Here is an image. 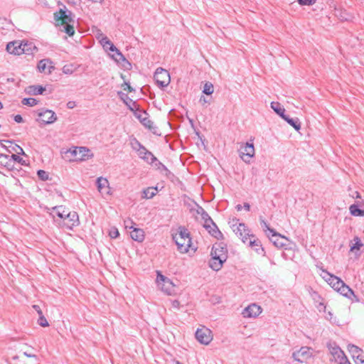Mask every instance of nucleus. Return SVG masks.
Masks as SVG:
<instances>
[{"instance_id": "nucleus-37", "label": "nucleus", "mask_w": 364, "mask_h": 364, "mask_svg": "<svg viewBox=\"0 0 364 364\" xmlns=\"http://www.w3.org/2000/svg\"><path fill=\"white\" fill-rule=\"evenodd\" d=\"M141 122L149 130H154L156 127L154 126L153 122H151L148 117H144V119H141Z\"/></svg>"}, {"instance_id": "nucleus-49", "label": "nucleus", "mask_w": 364, "mask_h": 364, "mask_svg": "<svg viewBox=\"0 0 364 364\" xmlns=\"http://www.w3.org/2000/svg\"><path fill=\"white\" fill-rule=\"evenodd\" d=\"M100 42L102 46H106L112 43L107 36L102 37Z\"/></svg>"}, {"instance_id": "nucleus-40", "label": "nucleus", "mask_w": 364, "mask_h": 364, "mask_svg": "<svg viewBox=\"0 0 364 364\" xmlns=\"http://www.w3.org/2000/svg\"><path fill=\"white\" fill-rule=\"evenodd\" d=\"M132 148L135 150L136 152H138L141 148L143 147V145L136 139H132L130 142Z\"/></svg>"}, {"instance_id": "nucleus-24", "label": "nucleus", "mask_w": 364, "mask_h": 364, "mask_svg": "<svg viewBox=\"0 0 364 364\" xmlns=\"http://www.w3.org/2000/svg\"><path fill=\"white\" fill-rule=\"evenodd\" d=\"M131 237L137 242H142L144 240V232L142 229L134 228L130 232Z\"/></svg>"}, {"instance_id": "nucleus-20", "label": "nucleus", "mask_w": 364, "mask_h": 364, "mask_svg": "<svg viewBox=\"0 0 364 364\" xmlns=\"http://www.w3.org/2000/svg\"><path fill=\"white\" fill-rule=\"evenodd\" d=\"M271 240L273 242L274 245L277 247H283L286 245V242L288 241V239L284 236H282L277 232H274L271 235Z\"/></svg>"}, {"instance_id": "nucleus-53", "label": "nucleus", "mask_w": 364, "mask_h": 364, "mask_svg": "<svg viewBox=\"0 0 364 364\" xmlns=\"http://www.w3.org/2000/svg\"><path fill=\"white\" fill-rule=\"evenodd\" d=\"M14 120L17 123L23 122V117L20 114H17L14 117Z\"/></svg>"}, {"instance_id": "nucleus-10", "label": "nucleus", "mask_w": 364, "mask_h": 364, "mask_svg": "<svg viewBox=\"0 0 364 364\" xmlns=\"http://www.w3.org/2000/svg\"><path fill=\"white\" fill-rule=\"evenodd\" d=\"M232 228L233 232L241 238L244 243L247 242L251 234H250V230L244 223L232 224Z\"/></svg>"}, {"instance_id": "nucleus-39", "label": "nucleus", "mask_w": 364, "mask_h": 364, "mask_svg": "<svg viewBox=\"0 0 364 364\" xmlns=\"http://www.w3.org/2000/svg\"><path fill=\"white\" fill-rule=\"evenodd\" d=\"M21 102L23 105H28V106L33 107V106H35L37 105L38 101L34 98L30 97V98H23Z\"/></svg>"}, {"instance_id": "nucleus-25", "label": "nucleus", "mask_w": 364, "mask_h": 364, "mask_svg": "<svg viewBox=\"0 0 364 364\" xmlns=\"http://www.w3.org/2000/svg\"><path fill=\"white\" fill-rule=\"evenodd\" d=\"M66 208L63 205L55 206L53 208V213L55 214L58 217H59L63 220L65 217H66V213H69Z\"/></svg>"}, {"instance_id": "nucleus-42", "label": "nucleus", "mask_w": 364, "mask_h": 364, "mask_svg": "<svg viewBox=\"0 0 364 364\" xmlns=\"http://www.w3.org/2000/svg\"><path fill=\"white\" fill-rule=\"evenodd\" d=\"M63 26V29H64L65 32L68 35H69L70 36H73V34L75 33V30H74V27L73 26H71L69 23V24L64 25Z\"/></svg>"}, {"instance_id": "nucleus-38", "label": "nucleus", "mask_w": 364, "mask_h": 364, "mask_svg": "<svg viewBox=\"0 0 364 364\" xmlns=\"http://www.w3.org/2000/svg\"><path fill=\"white\" fill-rule=\"evenodd\" d=\"M214 91L213 85L210 82H206L204 85L203 92L205 95H210L213 94Z\"/></svg>"}, {"instance_id": "nucleus-13", "label": "nucleus", "mask_w": 364, "mask_h": 364, "mask_svg": "<svg viewBox=\"0 0 364 364\" xmlns=\"http://www.w3.org/2000/svg\"><path fill=\"white\" fill-rule=\"evenodd\" d=\"M40 120L45 124H50L57 120L55 113L50 109H42L38 112Z\"/></svg>"}, {"instance_id": "nucleus-56", "label": "nucleus", "mask_w": 364, "mask_h": 364, "mask_svg": "<svg viewBox=\"0 0 364 364\" xmlns=\"http://www.w3.org/2000/svg\"><path fill=\"white\" fill-rule=\"evenodd\" d=\"M75 107V102H73V101H69L68 103H67V107L68 109H73L74 107Z\"/></svg>"}, {"instance_id": "nucleus-2", "label": "nucleus", "mask_w": 364, "mask_h": 364, "mask_svg": "<svg viewBox=\"0 0 364 364\" xmlns=\"http://www.w3.org/2000/svg\"><path fill=\"white\" fill-rule=\"evenodd\" d=\"M210 255L212 257L209 267L215 271L220 270L228 258L226 248L220 245H215L213 247Z\"/></svg>"}, {"instance_id": "nucleus-45", "label": "nucleus", "mask_w": 364, "mask_h": 364, "mask_svg": "<svg viewBox=\"0 0 364 364\" xmlns=\"http://www.w3.org/2000/svg\"><path fill=\"white\" fill-rule=\"evenodd\" d=\"M109 235L112 238H117L119 235V232L118 231V229L114 228V227L111 228L109 231Z\"/></svg>"}, {"instance_id": "nucleus-22", "label": "nucleus", "mask_w": 364, "mask_h": 364, "mask_svg": "<svg viewBox=\"0 0 364 364\" xmlns=\"http://www.w3.org/2000/svg\"><path fill=\"white\" fill-rule=\"evenodd\" d=\"M247 243H248L249 245L258 254H261L264 252V249L262 247L260 241L258 239H256L253 235H250Z\"/></svg>"}, {"instance_id": "nucleus-17", "label": "nucleus", "mask_w": 364, "mask_h": 364, "mask_svg": "<svg viewBox=\"0 0 364 364\" xmlns=\"http://www.w3.org/2000/svg\"><path fill=\"white\" fill-rule=\"evenodd\" d=\"M38 69L41 73L50 74L55 69L53 62L49 59H43L38 64Z\"/></svg>"}, {"instance_id": "nucleus-32", "label": "nucleus", "mask_w": 364, "mask_h": 364, "mask_svg": "<svg viewBox=\"0 0 364 364\" xmlns=\"http://www.w3.org/2000/svg\"><path fill=\"white\" fill-rule=\"evenodd\" d=\"M112 58L117 63L124 62L127 65L131 66V64L119 50H117L115 53L112 55Z\"/></svg>"}, {"instance_id": "nucleus-11", "label": "nucleus", "mask_w": 364, "mask_h": 364, "mask_svg": "<svg viewBox=\"0 0 364 364\" xmlns=\"http://www.w3.org/2000/svg\"><path fill=\"white\" fill-rule=\"evenodd\" d=\"M71 154L75 161H86L92 156L90 150L84 146L75 147Z\"/></svg>"}, {"instance_id": "nucleus-5", "label": "nucleus", "mask_w": 364, "mask_h": 364, "mask_svg": "<svg viewBox=\"0 0 364 364\" xmlns=\"http://www.w3.org/2000/svg\"><path fill=\"white\" fill-rule=\"evenodd\" d=\"M313 356V349L307 346H302L299 350L293 352L292 358L295 361L305 363Z\"/></svg>"}, {"instance_id": "nucleus-23", "label": "nucleus", "mask_w": 364, "mask_h": 364, "mask_svg": "<svg viewBox=\"0 0 364 364\" xmlns=\"http://www.w3.org/2000/svg\"><path fill=\"white\" fill-rule=\"evenodd\" d=\"M203 227L208 231V232L213 237L218 238L221 236V232L218 230L215 223L212 220L211 223L203 224Z\"/></svg>"}, {"instance_id": "nucleus-61", "label": "nucleus", "mask_w": 364, "mask_h": 364, "mask_svg": "<svg viewBox=\"0 0 364 364\" xmlns=\"http://www.w3.org/2000/svg\"><path fill=\"white\" fill-rule=\"evenodd\" d=\"M244 208H245L246 210L249 211V210H250V204H249V203H244Z\"/></svg>"}, {"instance_id": "nucleus-26", "label": "nucleus", "mask_w": 364, "mask_h": 364, "mask_svg": "<svg viewBox=\"0 0 364 364\" xmlns=\"http://www.w3.org/2000/svg\"><path fill=\"white\" fill-rule=\"evenodd\" d=\"M271 108L282 119L286 116L285 109L279 102H271Z\"/></svg>"}, {"instance_id": "nucleus-34", "label": "nucleus", "mask_w": 364, "mask_h": 364, "mask_svg": "<svg viewBox=\"0 0 364 364\" xmlns=\"http://www.w3.org/2000/svg\"><path fill=\"white\" fill-rule=\"evenodd\" d=\"M21 43V48L23 47L25 51L23 53L26 54H31L32 53V51L35 49H36V46L32 43H28V42H20Z\"/></svg>"}, {"instance_id": "nucleus-35", "label": "nucleus", "mask_w": 364, "mask_h": 364, "mask_svg": "<svg viewBox=\"0 0 364 364\" xmlns=\"http://www.w3.org/2000/svg\"><path fill=\"white\" fill-rule=\"evenodd\" d=\"M198 213L201 215V218L204 222V224H208L212 223L213 220L209 216V215L204 210L203 208H200L199 210H198Z\"/></svg>"}, {"instance_id": "nucleus-64", "label": "nucleus", "mask_w": 364, "mask_h": 364, "mask_svg": "<svg viewBox=\"0 0 364 364\" xmlns=\"http://www.w3.org/2000/svg\"><path fill=\"white\" fill-rule=\"evenodd\" d=\"M126 228L133 229L134 228L130 225V223H127L125 225Z\"/></svg>"}, {"instance_id": "nucleus-50", "label": "nucleus", "mask_w": 364, "mask_h": 364, "mask_svg": "<svg viewBox=\"0 0 364 364\" xmlns=\"http://www.w3.org/2000/svg\"><path fill=\"white\" fill-rule=\"evenodd\" d=\"M122 87H123L124 90H127L129 92H132V91H134V89L131 87V85L128 82H124V83L122 85Z\"/></svg>"}, {"instance_id": "nucleus-47", "label": "nucleus", "mask_w": 364, "mask_h": 364, "mask_svg": "<svg viewBox=\"0 0 364 364\" xmlns=\"http://www.w3.org/2000/svg\"><path fill=\"white\" fill-rule=\"evenodd\" d=\"M316 0H298V3L301 5L311 6L316 3Z\"/></svg>"}, {"instance_id": "nucleus-46", "label": "nucleus", "mask_w": 364, "mask_h": 364, "mask_svg": "<svg viewBox=\"0 0 364 364\" xmlns=\"http://www.w3.org/2000/svg\"><path fill=\"white\" fill-rule=\"evenodd\" d=\"M37 174L38 176L43 181H46L48 179V173L43 170L38 171Z\"/></svg>"}, {"instance_id": "nucleus-6", "label": "nucleus", "mask_w": 364, "mask_h": 364, "mask_svg": "<svg viewBox=\"0 0 364 364\" xmlns=\"http://www.w3.org/2000/svg\"><path fill=\"white\" fill-rule=\"evenodd\" d=\"M154 79L157 85L161 87L168 86L171 80L168 72L162 68H158L156 70L154 73Z\"/></svg>"}, {"instance_id": "nucleus-58", "label": "nucleus", "mask_w": 364, "mask_h": 364, "mask_svg": "<svg viewBox=\"0 0 364 364\" xmlns=\"http://www.w3.org/2000/svg\"><path fill=\"white\" fill-rule=\"evenodd\" d=\"M339 364H351L349 360H348L347 357L346 358H344L343 360H341V361H339Z\"/></svg>"}, {"instance_id": "nucleus-62", "label": "nucleus", "mask_w": 364, "mask_h": 364, "mask_svg": "<svg viewBox=\"0 0 364 364\" xmlns=\"http://www.w3.org/2000/svg\"><path fill=\"white\" fill-rule=\"evenodd\" d=\"M144 117H146V113H145V112L144 114H140L139 116H138V118L141 121V119H144Z\"/></svg>"}, {"instance_id": "nucleus-41", "label": "nucleus", "mask_w": 364, "mask_h": 364, "mask_svg": "<svg viewBox=\"0 0 364 364\" xmlns=\"http://www.w3.org/2000/svg\"><path fill=\"white\" fill-rule=\"evenodd\" d=\"M261 224H262V226L265 232H267V231L269 232V233H267L268 237H270V234L272 235L274 232H276L273 229H272L269 227V225L264 220H262Z\"/></svg>"}, {"instance_id": "nucleus-12", "label": "nucleus", "mask_w": 364, "mask_h": 364, "mask_svg": "<svg viewBox=\"0 0 364 364\" xmlns=\"http://www.w3.org/2000/svg\"><path fill=\"white\" fill-rule=\"evenodd\" d=\"M255 155V148L252 143L247 142L240 147V156L241 159L246 163H249L250 159Z\"/></svg>"}, {"instance_id": "nucleus-21", "label": "nucleus", "mask_w": 364, "mask_h": 364, "mask_svg": "<svg viewBox=\"0 0 364 364\" xmlns=\"http://www.w3.org/2000/svg\"><path fill=\"white\" fill-rule=\"evenodd\" d=\"M117 95L130 110L134 111L136 109L137 105L136 102L130 99L127 94L119 91L117 92Z\"/></svg>"}, {"instance_id": "nucleus-9", "label": "nucleus", "mask_w": 364, "mask_h": 364, "mask_svg": "<svg viewBox=\"0 0 364 364\" xmlns=\"http://www.w3.org/2000/svg\"><path fill=\"white\" fill-rule=\"evenodd\" d=\"M79 225V218L76 212L72 211L66 213V217L60 223L62 227L66 228L67 229L72 230L74 227Z\"/></svg>"}, {"instance_id": "nucleus-16", "label": "nucleus", "mask_w": 364, "mask_h": 364, "mask_svg": "<svg viewBox=\"0 0 364 364\" xmlns=\"http://www.w3.org/2000/svg\"><path fill=\"white\" fill-rule=\"evenodd\" d=\"M328 350L336 360L341 361L346 358L344 352L336 343L328 344Z\"/></svg>"}, {"instance_id": "nucleus-55", "label": "nucleus", "mask_w": 364, "mask_h": 364, "mask_svg": "<svg viewBox=\"0 0 364 364\" xmlns=\"http://www.w3.org/2000/svg\"><path fill=\"white\" fill-rule=\"evenodd\" d=\"M172 307L174 309H178L180 306V303L178 300H174L171 303Z\"/></svg>"}, {"instance_id": "nucleus-18", "label": "nucleus", "mask_w": 364, "mask_h": 364, "mask_svg": "<svg viewBox=\"0 0 364 364\" xmlns=\"http://www.w3.org/2000/svg\"><path fill=\"white\" fill-rule=\"evenodd\" d=\"M6 50L14 55H21L25 51L23 47L21 48V43L18 41L9 42L6 46Z\"/></svg>"}, {"instance_id": "nucleus-44", "label": "nucleus", "mask_w": 364, "mask_h": 364, "mask_svg": "<svg viewBox=\"0 0 364 364\" xmlns=\"http://www.w3.org/2000/svg\"><path fill=\"white\" fill-rule=\"evenodd\" d=\"M354 240L355 241V243L350 247L351 251L355 250H360V248L363 246V244L358 237H355Z\"/></svg>"}, {"instance_id": "nucleus-4", "label": "nucleus", "mask_w": 364, "mask_h": 364, "mask_svg": "<svg viewBox=\"0 0 364 364\" xmlns=\"http://www.w3.org/2000/svg\"><path fill=\"white\" fill-rule=\"evenodd\" d=\"M156 284L158 287L164 293L171 295L176 292V286L168 277L157 271Z\"/></svg>"}, {"instance_id": "nucleus-33", "label": "nucleus", "mask_w": 364, "mask_h": 364, "mask_svg": "<svg viewBox=\"0 0 364 364\" xmlns=\"http://www.w3.org/2000/svg\"><path fill=\"white\" fill-rule=\"evenodd\" d=\"M0 165L9 168L12 166V161L9 158V155L0 154Z\"/></svg>"}, {"instance_id": "nucleus-14", "label": "nucleus", "mask_w": 364, "mask_h": 364, "mask_svg": "<svg viewBox=\"0 0 364 364\" xmlns=\"http://www.w3.org/2000/svg\"><path fill=\"white\" fill-rule=\"evenodd\" d=\"M96 185L98 191L102 196H110L112 195L111 188L109 187V183L106 178L98 177L96 181Z\"/></svg>"}, {"instance_id": "nucleus-19", "label": "nucleus", "mask_w": 364, "mask_h": 364, "mask_svg": "<svg viewBox=\"0 0 364 364\" xmlns=\"http://www.w3.org/2000/svg\"><path fill=\"white\" fill-rule=\"evenodd\" d=\"M138 156L149 164H153L156 161V158L152 154L151 152L149 151L144 146L137 152Z\"/></svg>"}, {"instance_id": "nucleus-30", "label": "nucleus", "mask_w": 364, "mask_h": 364, "mask_svg": "<svg viewBox=\"0 0 364 364\" xmlns=\"http://www.w3.org/2000/svg\"><path fill=\"white\" fill-rule=\"evenodd\" d=\"M45 90L41 85H31L28 87V92L35 95H41Z\"/></svg>"}, {"instance_id": "nucleus-54", "label": "nucleus", "mask_w": 364, "mask_h": 364, "mask_svg": "<svg viewBox=\"0 0 364 364\" xmlns=\"http://www.w3.org/2000/svg\"><path fill=\"white\" fill-rule=\"evenodd\" d=\"M33 308L36 311V312L38 313V314L39 316H41V315L43 314V312H42V311H41V308H40V306H38V305H33Z\"/></svg>"}, {"instance_id": "nucleus-43", "label": "nucleus", "mask_w": 364, "mask_h": 364, "mask_svg": "<svg viewBox=\"0 0 364 364\" xmlns=\"http://www.w3.org/2000/svg\"><path fill=\"white\" fill-rule=\"evenodd\" d=\"M38 323L42 327H47L49 326L48 322L43 314L39 316Z\"/></svg>"}, {"instance_id": "nucleus-57", "label": "nucleus", "mask_w": 364, "mask_h": 364, "mask_svg": "<svg viewBox=\"0 0 364 364\" xmlns=\"http://www.w3.org/2000/svg\"><path fill=\"white\" fill-rule=\"evenodd\" d=\"M15 151L18 154H24L23 149L19 146H17V149H16Z\"/></svg>"}, {"instance_id": "nucleus-1", "label": "nucleus", "mask_w": 364, "mask_h": 364, "mask_svg": "<svg viewBox=\"0 0 364 364\" xmlns=\"http://www.w3.org/2000/svg\"><path fill=\"white\" fill-rule=\"evenodd\" d=\"M321 276L333 289H334L343 296L350 299L351 301L358 300L353 291L339 277L330 274L324 269H322Z\"/></svg>"}, {"instance_id": "nucleus-27", "label": "nucleus", "mask_w": 364, "mask_h": 364, "mask_svg": "<svg viewBox=\"0 0 364 364\" xmlns=\"http://www.w3.org/2000/svg\"><path fill=\"white\" fill-rule=\"evenodd\" d=\"M348 350L353 359H355L356 357H359V355L363 351L361 348L353 344H349L348 346Z\"/></svg>"}, {"instance_id": "nucleus-15", "label": "nucleus", "mask_w": 364, "mask_h": 364, "mask_svg": "<svg viewBox=\"0 0 364 364\" xmlns=\"http://www.w3.org/2000/svg\"><path fill=\"white\" fill-rule=\"evenodd\" d=\"M261 312L262 309L259 305L252 304L242 311V314L244 318H255L259 316Z\"/></svg>"}, {"instance_id": "nucleus-36", "label": "nucleus", "mask_w": 364, "mask_h": 364, "mask_svg": "<svg viewBox=\"0 0 364 364\" xmlns=\"http://www.w3.org/2000/svg\"><path fill=\"white\" fill-rule=\"evenodd\" d=\"M75 70L76 68L73 64L65 65L62 68L63 73L65 75H71L75 71Z\"/></svg>"}, {"instance_id": "nucleus-59", "label": "nucleus", "mask_w": 364, "mask_h": 364, "mask_svg": "<svg viewBox=\"0 0 364 364\" xmlns=\"http://www.w3.org/2000/svg\"><path fill=\"white\" fill-rule=\"evenodd\" d=\"M68 4L76 5L79 3L80 0H67Z\"/></svg>"}, {"instance_id": "nucleus-29", "label": "nucleus", "mask_w": 364, "mask_h": 364, "mask_svg": "<svg viewBox=\"0 0 364 364\" xmlns=\"http://www.w3.org/2000/svg\"><path fill=\"white\" fill-rule=\"evenodd\" d=\"M283 119H284L289 125L292 126L296 130H299L301 129V123L299 119H292L289 116L286 115Z\"/></svg>"}, {"instance_id": "nucleus-28", "label": "nucleus", "mask_w": 364, "mask_h": 364, "mask_svg": "<svg viewBox=\"0 0 364 364\" xmlns=\"http://www.w3.org/2000/svg\"><path fill=\"white\" fill-rule=\"evenodd\" d=\"M158 191L157 187H149L143 191V198L150 199L156 196Z\"/></svg>"}, {"instance_id": "nucleus-31", "label": "nucleus", "mask_w": 364, "mask_h": 364, "mask_svg": "<svg viewBox=\"0 0 364 364\" xmlns=\"http://www.w3.org/2000/svg\"><path fill=\"white\" fill-rule=\"evenodd\" d=\"M350 213L353 216H364V210L358 208V204H353L349 207Z\"/></svg>"}, {"instance_id": "nucleus-7", "label": "nucleus", "mask_w": 364, "mask_h": 364, "mask_svg": "<svg viewBox=\"0 0 364 364\" xmlns=\"http://www.w3.org/2000/svg\"><path fill=\"white\" fill-rule=\"evenodd\" d=\"M196 338L200 343L208 345L213 340L212 331L209 328L202 326L197 329Z\"/></svg>"}, {"instance_id": "nucleus-3", "label": "nucleus", "mask_w": 364, "mask_h": 364, "mask_svg": "<svg viewBox=\"0 0 364 364\" xmlns=\"http://www.w3.org/2000/svg\"><path fill=\"white\" fill-rule=\"evenodd\" d=\"M173 240L177 245L178 250L181 253H186L191 245V238L187 229L179 227L176 233L173 235Z\"/></svg>"}, {"instance_id": "nucleus-63", "label": "nucleus", "mask_w": 364, "mask_h": 364, "mask_svg": "<svg viewBox=\"0 0 364 364\" xmlns=\"http://www.w3.org/2000/svg\"><path fill=\"white\" fill-rule=\"evenodd\" d=\"M242 205H237L236 206V209H237V210H238V211H240V210H242Z\"/></svg>"}, {"instance_id": "nucleus-52", "label": "nucleus", "mask_w": 364, "mask_h": 364, "mask_svg": "<svg viewBox=\"0 0 364 364\" xmlns=\"http://www.w3.org/2000/svg\"><path fill=\"white\" fill-rule=\"evenodd\" d=\"M117 50L118 49L114 46V45L112 43L109 44V48L107 49V50L115 53Z\"/></svg>"}, {"instance_id": "nucleus-51", "label": "nucleus", "mask_w": 364, "mask_h": 364, "mask_svg": "<svg viewBox=\"0 0 364 364\" xmlns=\"http://www.w3.org/2000/svg\"><path fill=\"white\" fill-rule=\"evenodd\" d=\"M9 158H10V159H11L12 163L14 161L21 162V160H22V159L20 156H17L16 154H11V156H9Z\"/></svg>"}, {"instance_id": "nucleus-48", "label": "nucleus", "mask_w": 364, "mask_h": 364, "mask_svg": "<svg viewBox=\"0 0 364 364\" xmlns=\"http://www.w3.org/2000/svg\"><path fill=\"white\" fill-rule=\"evenodd\" d=\"M356 364H364V353L362 351V353L359 355V357H356L354 359Z\"/></svg>"}, {"instance_id": "nucleus-8", "label": "nucleus", "mask_w": 364, "mask_h": 364, "mask_svg": "<svg viewBox=\"0 0 364 364\" xmlns=\"http://www.w3.org/2000/svg\"><path fill=\"white\" fill-rule=\"evenodd\" d=\"M54 18L58 25L64 26L69 24L73 20L71 11L67 9H60L59 11L54 14Z\"/></svg>"}, {"instance_id": "nucleus-60", "label": "nucleus", "mask_w": 364, "mask_h": 364, "mask_svg": "<svg viewBox=\"0 0 364 364\" xmlns=\"http://www.w3.org/2000/svg\"><path fill=\"white\" fill-rule=\"evenodd\" d=\"M23 355H24L25 356H26V357H28V358H36V356L35 355H33V354H29V353H26V352H24V353H23Z\"/></svg>"}]
</instances>
